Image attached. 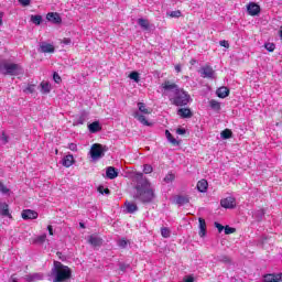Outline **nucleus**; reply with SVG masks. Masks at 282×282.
<instances>
[{
	"instance_id": "6ab92c4d",
	"label": "nucleus",
	"mask_w": 282,
	"mask_h": 282,
	"mask_svg": "<svg viewBox=\"0 0 282 282\" xmlns=\"http://www.w3.org/2000/svg\"><path fill=\"white\" fill-rule=\"evenodd\" d=\"M106 177H108V180H116V177H118V171L116 170V167L113 166L107 167Z\"/></svg>"
},
{
	"instance_id": "58836bf2",
	"label": "nucleus",
	"mask_w": 282,
	"mask_h": 282,
	"mask_svg": "<svg viewBox=\"0 0 282 282\" xmlns=\"http://www.w3.org/2000/svg\"><path fill=\"white\" fill-rule=\"evenodd\" d=\"M46 239H47V235L44 234V235L37 236L34 241L35 243H45Z\"/></svg>"
},
{
	"instance_id": "393cba45",
	"label": "nucleus",
	"mask_w": 282,
	"mask_h": 282,
	"mask_svg": "<svg viewBox=\"0 0 282 282\" xmlns=\"http://www.w3.org/2000/svg\"><path fill=\"white\" fill-rule=\"evenodd\" d=\"M126 209H127V213H129L130 215H133V213L138 210V205L131 202H126Z\"/></svg>"
},
{
	"instance_id": "2eb2a0df",
	"label": "nucleus",
	"mask_w": 282,
	"mask_h": 282,
	"mask_svg": "<svg viewBox=\"0 0 282 282\" xmlns=\"http://www.w3.org/2000/svg\"><path fill=\"white\" fill-rule=\"evenodd\" d=\"M40 52H42V54H54L55 48L54 45L50 43H42L40 46Z\"/></svg>"
},
{
	"instance_id": "8fccbe9b",
	"label": "nucleus",
	"mask_w": 282,
	"mask_h": 282,
	"mask_svg": "<svg viewBox=\"0 0 282 282\" xmlns=\"http://www.w3.org/2000/svg\"><path fill=\"white\" fill-rule=\"evenodd\" d=\"M215 228H217L218 232H223L226 227H224V226H223L221 224H219V223H215Z\"/></svg>"
},
{
	"instance_id": "7ed1b4c3",
	"label": "nucleus",
	"mask_w": 282,
	"mask_h": 282,
	"mask_svg": "<svg viewBox=\"0 0 282 282\" xmlns=\"http://www.w3.org/2000/svg\"><path fill=\"white\" fill-rule=\"evenodd\" d=\"M170 100L172 105H175V107H186V105L191 102V95H188L184 89L178 88L176 89L174 97Z\"/></svg>"
},
{
	"instance_id": "20e7f679",
	"label": "nucleus",
	"mask_w": 282,
	"mask_h": 282,
	"mask_svg": "<svg viewBox=\"0 0 282 282\" xmlns=\"http://www.w3.org/2000/svg\"><path fill=\"white\" fill-rule=\"evenodd\" d=\"M19 72H21V65L6 61L0 62V74L4 76H19Z\"/></svg>"
},
{
	"instance_id": "dca6fc26",
	"label": "nucleus",
	"mask_w": 282,
	"mask_h": 282,
	"mask_svg": "<svg viewBox=\"0 0 282 282\" xmlns=\"http://www.w3.org/2000/svg\"><path fill=\"white\" fill-rule=\"evenodd\" d=\"M177 116L183 119L193 118V111H191V108H180L177 110Z\"/></svg>"
},
{
	"instance_id": "a19ab883",
	"label": "nucleus",
	"mask_w": 282,
	"mask_h": 282,
	"mask_svg": "<svg viewBox=\"0 0 282 282\" xmlns=\"http://www.w3.org/2000/svg\"><path fill=\"white\" fill-rule=\"evenodd\" d=\"M264 47L268 52H274V50H276V45H274V43H267L264 44Z\"/></svg>"
},
{
	"instance_id": "bb28decb",
	"label": "nucleus",
	"mask_w": 282,
	"mask_h": 282,
	"mask_svg": "<svg viewBox=\"0 0 282 282\" xmlns=\"http://www.w3.org/2000/svg\"><path fill=\"white\" fill-rule=\"evenodd\" d=\"M138 24L140 25V28H142V30H150L151 29V23H149V21L147 19L140 18L138 20Z\"/></svg>"
},
{
	"instance_id": "4468645a",
	"label": "nucleus",
	"mask_w": 282,
	"mask_h": 282,
	"mask_svg": "<svg viewBox=\"0 0 282 282\" xmlns=\"http://www.w3.org/2000/svg\"><path fill=\"white\" fill-rule=\"evenodd\" d=\"M162 89H164V91H173V89L175 91H177V89H180L177 87V84L171 82V80H165L162 85H161Z\"/></svg>"
},
{
	"instance_id": "72a5a7b5",
	"label": "nucleus",
	"mask_w": 282,
	"mask_h": 282,
	"mask_svg": "<svg viewBox=\"0 0 282 282\" xmlns=\"http://www.w3.org/2000/svg\"><path fill=\"white\" fill-rule=\"evenodd\" d=\"M129 78L131 80H134V83H139L140 82V73L132 72V73L129 74Z\"/></svg>"
},
{
	"instance_id": "f257e3e1",
	"label": "nucleus",
	"mask_w": 282,
	"mask_h": 282,
	"mask_svg": "<svg viewBox=\"0 0 282 282\" xmlns=\"http://www.w3.org/2000/svg\"><path fill=\"white\" fill-rule=\"evenodd\" d=\"M134 180L137 182L135 189L140 202L143 204H150V202H153L155 193L151 189V183H149V180L144 178V174L137 173Z\"/></svg>"
},
{
	"instance_id": "79ce46f5",
	"label": "nucleus",
	"mask_w": 282,
	"mask_h": 282,
	"mask_svg": "<svg viewBox=\"0 0 282 282\" xmlns=\"http://www.w3.org/2000/svg\"><path fill=\"white\" fill-rule=\"evenodd\" d=\"M143 173H145V175H149V173H153V166H151L150 164H145L143 166Z\"/></svg>"
},
{
	"instance_id": "4d7b16f0",
	"label": "nucleus",
	"mask_w": 282,
	"mask_h": 282,
	"mask_svg": "<svg viewBox=\"0 0 282 282\" xmlns=\"http://www.w3.org/2000/svg\"><path fill=\"white\" fill-rule=\"evenodd\" d=\"M63 43H64L65 45H69V43H72V40H70V39H64V40H63Z\"/></svg>"
},
{
	"instance_id": "7c9ffc66",
	"label": "nucleus",
	"mask_w": 282,
	"mask_h": 282,
	"mask_svg": "<svg viewBox=\"0 0 282 282\" xmlns=\"http://www.w3.org/2000/svg\"><path fill=\"white\" fill-rule=\"evenodd\" d=\"M217 261H219V263H227L230 264L232 263V260L230 259V257L226 256V254H221L217 258Z\"/></svg>"
},
{
	"instance_id": "a18cd8bd",
	"label": "nucleus",
	"mask_w": 282,
	"mask_h": 282,
	"mask_svg": "<svg viewBox=\"0 0 282 282\" xmlns=\"http://www.w3.org/2000/svg\"><path fill=\"white\" fill-rule=\"evenodd\" d=\"M128 268H130V265L127 264V263H120V264H119V270H120L121 272H127Z\"/></svg>"
},
{
	"instance_id": "37998d69",
	"label": "nucleus",
	"mask_w": 282,
	"mask_h": 282,
	"mask_svg": "<svg viewBox=\"0 0 282 282\" xmlns=\"http://www.w3.org/2000/svg\"><path fill=\"white\" fill-rule=\"evenodd\" d=\"M0 193H10V189L2 182H0Z\"/></svg>"
},
{
	"instance_id": "864d4df0",
	"label": "nucleus",
	"mask_w": 282,
	"mask_h": 282,
	"mask_svg": "<svg viewBox=\"0 0 282 282\" xmlns=\"http://www.w3.org/2000/svg\"><path fill=\"white\" fill-rule=\"evenodd\" d=\"M47 230H48V235H50L51 237H53V236H54V227H52V225H48V226H47Z\"/></svg>"
},
{
	"instance_id": "f704fd0d",
	"label": "nucleus",
	"mask_w": 282,
	"mask_h": 282,
	"mask_svg": "<svg viewBox=\"0 0 282 282\" xmlns=\"http://www.w3.org/2000/svg\"><path fill=\"white\" fill-rule=\"evenodd\" d=\"M161 235L164 239H169V237H171V229L166 227L161 228Z\"/></svg>"
},
{
	"instance_id": "f03ea898",
	"label": "nucleus",
	"mask_w": 282,
	"mask_h": 282,
	"mask_svg": "<svg viewBox=\"0 0 282 282\" xmlns=\"http://www.w3.org/2000/svg\"><path fill=\"white\" fill-rule=\"evenodd\" d=\"M52 276H54L53 282L69 281V279H72V269L61 261H54Z\"/></svg>"
},
{
	"instance_id": "f3484780",
	"label": "nucleus",
	"mask_w": 282,
	"mask_h": 282,
	"mask_svg": "<svg viewBox=\"0 0 282 282\" xmlns=\"http://www.w3.org/2000/svg\"><path fill=\"white\" fill-rule=\"evenodd\" d=\"M189 202H191V198L186 195L175 196V204H177V206H185V204H188Z\"/></svg>"
},
{
	"instance_id": "e2e57ef3",
	"label": "nucleus",
	"mask_w": 282,
	"mask_h": 282,
	"mask_svg": "<svg viewBox=\"0 0 282 282\" xmlns=\"http://www.w3.org/2000/svg\"><path fill=\"white\" fill-rule=\"evenodd\" d=\"M0 25H3V20L0 18Z\"/></svg>"
},
{
	"instance_id": "09e8293b",
	"label": "nucleus",
	"mask_w": 282,
	"mask_h": 282,
	"mask_svg": "<svg viewBox=\"0 0 282 282\" xmlns=\"http://www.w3.org/2000/svg\"><path fill=\"white\" fill-rule=\"evenodd\" d=\"M68 149H69V151L76 152V151H78V145H76V143H69Z\"/></svg>"
},
{
	"instance_id": "6e6d98bb",
	"label": "nucleus",
	"mask_w": 282,
	"mask_h": 282,
	"mask_svg": "<svg viewBox=\"0 0 282 282\" xmlns=\"http://www.w3.org/2000/svg\"><path fill=\"white\" fill-rule=\"evenodd\" d=\"M26 91H29V94H34V85H29Z\"/></svg>"
},
{
	"instance_id": "f8f14e48",
	"label": "nucleus",
	"mask_w": 282,
	"mask_h": 282,
	"mask_svg": "<svg viewBox=\"0 0 282 282\" xmlns=\"http://www.w3.org/2000/svg\"><path fill=\"white\" fill-rule=\"evenodd\" d=\"M263 282H282V274L281 273L265 274Z\"/></svg>"
},
{
	"instance_id": "0e129e2a",
	"label": "nucleus",
	"mask_w": 282,
	"mask_h": 282,
	"mask_svg": "<svg viewBox=\"0 0 282 282\" xmlns=\"http://www.w3.org/2000/svg\"><path fill=\"white\" fill-rule=\"evenodd\" d=\"M280 36H281V39H282V30L280 31Z\"/></svg>"
},
{
	"instance_id": "680f3d73",
	"label": "nucleus",
	"mask_w": 282,
	"mask_h": 282,
	"mask_svg": "<svg viewBox=\"0 0 282 282\" xmlns=\"http://www.w3.org/2000/svg\"><path fill=\"white\" fill-rule=\"evenodd\" d=\"M79 228H85V223H79Z\"/></svg>"
},
{
	"instance_id": "ea45409f",
	"label": "nucleus",
	"mask_w": 282,
	"mask_h": 282,
	"mask_svg": "<svg viewBox=\"0 0 282 282\" xmlns=\"http://www.w3.org/2000/svg\"><path fill=\"white\" fill-rule=\"evenodd\" d=\"M235 232H237L236 228H232L230 226H225V235H235Z\"/></svg>"
},
{
	"instance_id": "603ef678",
	"label": "nucleus",
	"mask_w": 282,
	"mask_h": 282,
	"mask_svg": "<svg viewBox=\"0 0 282 282\" xmlns=\"http://www.w3.org/2000/svg\"><path fill=\"white\" fill-rule=\"evenodd\" d=\"M20 6H23L24 8L30 6V0H18Z\"/></svg>"
},
{
	"instance_id": "4be33fe9",
	"label": "nucleus",
	"mask_w": 282,
	"mask_h": 282,
	"mask_svg": "<svg viewBox=\"0 0 282 282\" xmlns=\"http://www.w3.org/2000/svg\"><path fill=\"white\" fill-rule=\"evenodd\" d=\"M75 162L76 161L74 160V155L67 154L63 159V166H65L66 169H69V166H72Z\"/></svg>"
},
{
	"instance_id": "052dcab7",
	"label": "nucleus",
	"mask_w": 282,
	"mask_h": 282,
	"mask_svg": "<svg viewBox=\"0 0 282 282\" xmlns=\"http://www.w3.org/2000/svg\"><path fill=\"white\" fill-rule=\"evenodd\" d=\"M189 64H191V65H196V64H197V59H191V61H189Z\"/></svg>"
},
{
	"instance_id": "de8ad7c7",
	"label": "nucleus",
	"mask_w": 282,
	"mask_h": 282,
	"mask_svg": "<svg viewBox=\"0 0 282 282\" xmlns=\"http://www.w3.org/2000/svg\"><path fill=\"white\" fill-rule=\"evenodd\" d=\"M219 45L221 47H226L227 50H228V47H230V43H228V41H226V40L220 41Z\"/></svg>"
},
{
	"instance_id": "6e6552de",
	"label": "nucleus",
	"mask_w": 282,
	"mask_h": 282,
	"mask_svg": "<svg viewBox=\"0 0 282 282\" xmlns=\"http://www.w3.org/2000/svg\"><path fill=\"white\" fill-rule=\"evenodd\" d=\"M247 11L249 12L250 17H257L261 13V7L254 2H250L247 7Z\"/></svg>"
},
{
	"instance_id": "49530a36",
	"label": "nucleus",
	"mask_w": 282,
	"mask_h": 282,
	"mask_svg": "<svg viewBox=\"0 0 282 282\" xmlns=\"http://www.w3.org/2000/svg\"><path fill=\"white\" fill-rule=\"evenodd\" d=\"M127 239L122 238L121 240H119L118 246L119 248H127Z\"/></svg>"
},
{
	"instance_id": "cd10ccee",
	"label": "nucleus",
	"mask_w": 282,
	"mask_h": 282,
	"mask_svg": "<svg viewBox=\"0 0 282 282\" xmlns=\"http://www.w3.org/2000/svg\"><path fill=\"white\" fill-rule=\"evenodd\" d=\"M209 107L214 110V111H221V104L215 99H212L209 101Z\"/></svg>"
},
{
	"instance_id": "69168bd1",
	"label": "nucleus",
	"mask_w": 282,
	"mask_h": 282,
	"mask_svg": "<svg viewBox=\"0 0 282 282\" xmlns=\"http://www.w3.org/2000/svg\"><path fill=\"white\" fill-rule=\"evenodd\" d=\"M12 282H18L17 280H13Z\"/></svg>"
},
{
	"instance_id": "4c0bfd02",
	"label": "nucleus",
	"mask_w": 282,
	"mask_h": 282,
	"mask_svg": "<svg viewBox=\"0 0 282 282\" xmlns=\"http://www.w3.org/2000/svg\"><path fill=\"white\" fill-rule=\"evenodd\" d=\"M175 181V174H173L172 172L167 173L166 176L164 177V182H166V184H170V182H174Z\"/></svg>"
},
{
	"instance_id": "c85d7f7f",
	"label": "nucleus",
	"mask_w": 282,
	"mask_h": 282,
	"mask_svg": "<svg viewBox=\"0 0 282 282\" xmlns=\"http://www.w3.org/2000/svg\"><path fill=\"white\" fill-rule=\"evenodd\" d=\"M165 135H166L169 142H171V144H173L174 147H177L180 144V141L176 140L175 138H173V134L171 133V131L166 130Z\"/></svg>"
},
{
	"instance_id": "ddd939ff",
	"label": "nucleus",
	"mask_w": 282,
	"mask_h": 282,
	"mask_svg": "<svg viewBox=\"0 0 282 282\" xmlns=\"http://www.w3.org/2000/svg\"><path fill=\"white\" fill-rule=\"evenodd\" d=\"M47 21H51V23H63V19L61 18V14L57 12H50L46 14Z\"/></svg>"
},
{
	"instance_id": "c756f323",
	"label": "nucleus",
	"mask_w": 282,
	"mask_h": 282,
	"mask_svg": "<svg viewBox=\"0 0 282 282\" xmlns=\"http://www.w3.org/2000/svg\"><path fill=\"white\" fill-rule=\"evenodd\" d=\"M220 138H223V140H230V138H232V130L230 129L223 130L220 133Z\"/></svg>"
},
{
	"instance_id": "bf43d9fd",
	"label": "nucleus",
	"mask_w": 282,
	"mask_h": 282,
	"mask_svg": "<svg viewBox=\"0 0 282 282\" xmlns=\"http://www.w3.org/2000/svg\"><path fill=\"white\" fill-rule=\"evenodd\" d=\"M36 276H37L36 274L33 275V276H28V278H26V281H32L33 279H36Z\"/></svg>"
},
{
	"instance_id": "2f4dec72",
	"label": "nucleus",
	"mask_w": 282,
	"mask_h": 282,
	"mask_svg": "<svg viewBox=\"0 0 282 282\" xmlns=\"http://www.w3.org/2000/svg\"><path fill=\"white\" fill-rule=\"evenodd\" d=\"M98 193H100L101 195H111V189H109V187H106L102 186V185H99L98 188H97Z\"/></svg>"
},
{
	"instance_id": "aec40b11",
	"label": "nucleus",
	"mask_w": 282,
	"mask_h": 282,
	"mask_svg": "<svg viewBox=\"0 0 282 282\" xmlns=\"http://www.w3.org/2000/svg\"><path fill=\"white\" fill-rule=\"evenodd\" d=\"M133 118L139 120V122H141V124H144V127H151V122H149V120H147V117H144L143 115H140L139 112H134Z\"/></svg>"
},
{
	"instance_id": "13d9d810",
	"label": "nucleus",
	"mask_w": 282,
	"mask_h": 282,
	"mask_svg": "<svg viewBox=\"0 0 282 282\" xmlns=\"http://www.w3.org/2000/svg\"><path fill=\"white\" fill-rule=\"evenodd\" d=\"M175 72H177V74H180V72H182V66H180V64H177L175 66Z\"/></svg>"
},
{
	"instance_id": "5fc2aeb1",
	"label": "nucleus",
	"mask_w": 282,
	"mask_h": 282,
	"mask_svg": "<svg viewBox=\"0 0 282 282\" xmlns=\"http://www.w3.org/2000/svg\"><path fill=\"white\" fill-rule=\"evenodd\" d=\"M3 144H8L9 140H8V135H6V132L2 133V138H1Z\"/></svg>"
},
{
	"instance_id": "5701e85b",
	"label": "nucleus",
	"mask_w": 282,
	"mask_h": 282,
	"mask_svg": "<svg viewBox=\"0 0 282 282\" xmlns=\"http://www.w3.org/2000/svg\"><path fill=\"white\" fill-rule=\"evenodd\" d=\"M197 188L199 193H206V191H208V181L206 180L198 181Z\"/></svg>"
},
{
	"instance_id": "423d86ee",
	"label": "nucleus",
	"mask_w": 282,
	"mask_h": 282,
	"mask_svg": "<svg viewBox=\"0 0 282 282\" xmlns=\"http://www.w3.org/2000/svg\"><path fill=\"white\" fill-rule=\"evenodd\" d=\"M198 74H200L202 78H213V76H215V69H213L210 65L206 64L205 66L200 67Z\"/></svg>"
},
{
	"instance_id": "c03bdc74",
	"label": "nucleus",
	"mask_w": 282,
	"mask_h": 282,
	"mask_svg": "<svg viewBox=\"0 0 282 282\" xmlns=\"http://www.w3.org/2000/svg\"><path fill=\"white\" fill-rule=\"evenodd\" d=\"M53 79L55 80V83L58 85L59 83H62V78L61 75H58V73H54L53 74Z\"/></svg>"
},
{
	"instance_id": "39448f33",
	"label": "nucleus",
	"mask_w": 282,
	"mask_h": 282,
	"mask_svg": "<svg viewBox=\"0 0 282 282\" xmlns=\"http://www.w3.org/2000/svg\"><path fill=\"white\" fill-rule=\"evenodd\" d=\"M107 151H109V148H107V145L102 147V144L100 143H95L90 149V155L94 160H96L98 158H102V155H105V152Z\"/></svg>"
},
{
	"instance_id": "a211bd4d",
	"label": "nucleus",
	"mask_w": 282,
	"mask_h": 282,
	"mask_svg": "<svg viewBox=\"0 0 282 282\" xmlns=\"http://www.w3.org/2000/svg\"><path fill=\"white\" fill-rule=\"evenodd\" d=\"M216 94L218 98H228V96H230V89H228L226 86H223L216 90Z\"/></svg>"
},
{
	"instance_id": "473e14b6",
	"label": "nucleus",
	"mask_w": 282,
	"mask_h": 282,
	"mask_svg": "<svg viewBox=\"0 0 282 282\" xmlns=\"http://www.w3.org/2000/svg\"><path fill=\"white\" fill-rule=\"evenodd\" d=\"M31 21L34 23V25H41L43 22V17L41 15H31Z\"/></svg>"
},
{
	"instance_id": "b1692460",
	"label": "nucleus",
	"mask_w": 282,
	"mask_h": 282,
	"mask_svg": "<svg viewBox=\"0 0 282 282\" xmlns=\"http://www.w3.org/2000/svg\"><path fill=\"white\" fill-rule=\"evenodd\" d=\"M88 129L90 133H98V131H100L102 128L100 127V122L94 121L88 126Z\"/></svg>"
},
{
	"instance_id": "9b49d317",
	"label": "nucleus",
	"mask_w": 282,
	"mask_h": 282,
	"mask_svg": "<svg viewBox=\"0 0 282 282\" xmlns=\"http://www.w3.org/2000/svg\"><path fill=\"white\" fill-rule=\"evenodd\" d=\"M22 219H39V213L32 209H24L21 214Z\"/></svg>"
},
{
	"instance_id": "a878e982",
	"label": "nucleus",
	"mask_w": 282,
	"mask_h": 282,
	"mask_svg": "<svg viewBox=\"0 0 282 282\" xmlns=\"http://www.w3.org/2000/svg\"><path fill=\"white\" fill-rule=\"evenodd\" d=\"M40 87H41V91L42 94H50V91H52V86L50 85L48 82H42L40 84Z\"/></svg>"
},
{
	"instance_id": "0eeeda50",
	"label": "nucleus",
	"mask_w": 282,
	"mask_h": 282,
	"mask_svg": "<svg viewBox=\"0 0 282 282\" xmlns=\"http://www.w3.org/2000/svg\"><path fill=\"white\" fill-rule=\"evenodd\" d=\"M220 206L223 208H235L237 206V199H235V197L223 198L220 200Z\"/></svg>"
},
{
	"instance_id": "c9c22d12",
	"label": "nucleus",
	"mask_w": 282,
	"mask_h": 282,
	"mask_svg": "<svg viewBox=\"0 0 282 282\" xmlns=\"http://www.w3.org/2000/svg\"><path fill=\"white\" fill-rule=\"evenodd\" d=\"M167 17H171V19H180L182 17V11L176 10L167 13Z\"/></svg>"
},
{
	"instance_id": "1a4fd4ad",
	"label": "nucleus",
	"mask_w": 282,
	"mask_h": 282,
	"mask_svg": "<svg viewBox=\"0 0 282 282\" xmlns=\"http://www.w3.org/2000/svg\"><path fill=\"white\" fill-rule=\"evenodd\" d=\"M0 217H8L9 219H12L10 205H8V203H0Z\"/></svg>"
},
{
	"instance_id": "9d476101",
	"label": "nucleus",
	"mask_w": 282,
	"mask_h": 282,
	"mask_svg": "<svg viewBox=\"0 0 282 282\" xmlns=\"http://www.w3.org/2000/svg\"><path fill=\"white\" fill-rule=\"evenodd\" d=\"M88 243L94 248H100V246H102V238L98 237L97 235H90L88 238Z\"/></svg>"
},
{
	"instance_id": "e433bc0d",
	"label": "nucleus",
	"mask_w": 282,
	"mask_h": 282,
	"mask_svg": "<svg viewBox=\"0 0 282 282\" xmlns=\"http://www.w3.org/2000/svg\"><path fill=\"white\" fill-rule=\"evenodd\" d=\"M138 107H139V111H141V113H151V111H149V109H147V105H144V102H139Z\"/></svg>"
},
{
	"instance_id": "412c9836",
	"label": "nucleus",
	"mask_w": 282,
	"mask_h": 282,
	"mask_svg": "<svg viewBox=\"0 0 282 282\" xmlns=\"http://www.w3.org/2000/svg\"><path fill=\"white\" fill-rule=\"evenodd\" d=\"M198 224H199V231H198L199 237H206V219L198 218Z\"/></svg>"
},
{
	"instance_id": "3c124183",
	"label": "nucleus",
	"mask_w": 282,
	"mask_h": 282,
	"mask_svg": "<svg viewBox=\"0 0 282 282\" xmlns=\"http://www.w3.org/2000/svg\"><path fill=\"white\" fill-rule=\"evenodd\" d=\"M176 133H177L178 135H186V129H184V128H177V129H176Z\"/></svg>"
}]
</instances>
